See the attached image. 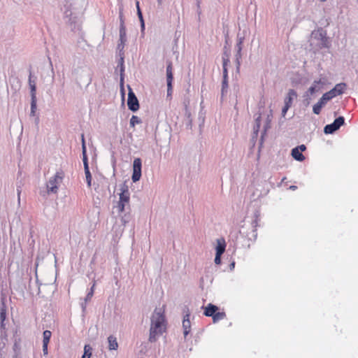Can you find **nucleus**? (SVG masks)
<instances>
[{"label":"nucleus","instance_id":"nucleus-1","mask_svg":"<svg viewBox=\"0 0 358 358\" xmlns=\"http://www.w3.org/2000/svg\"><path fill=\"white\" fill-rule=\"evenodd\" d=\"M166 328L165 316L161 310L157 309L151 317V325L150 329L149 341L155 342L158 337L162 335Z\"/></svg>","mask_w":358,"mask_h":358},{"label":"nucleus","instance_id":"nucleus-2","mask_svg":"<svg viewBox=\"0 0 358 358\" xmlns=\"http://www.w3.org/2000/svg\"><path fill=\"white\" fill-rule=\"evenodd\" d=\"M64 178V173L57 172L55 176L49 180L47 183V189L48 193H57L58 191L59 185L62 182Z\"/></svg>","mask_w":358,"mask_h":358},{"label":"nucleus","instance_id":"nucleus-3","mask_svg":"<svg viewBox=\"0 0 358 358\" xmlns=\"http://www.w3.org/2000/svg\"><path fill=\"white\" fill-rule=\"evenodd\" d=\"M121 193L120 194L119 201L117 203V208L120 213L124 211L127 206H129L130 193L127 186L122 187Z\"/></svg>","mask_w":358,"mask_h":358},{"label":"nucleus","instance_id":"nucleus-4","mask_svg":"<svg viewBox=\"0 0 358 358\" xmlns=\"http://www.w3.org/2000/svg\"><path fill=\"white\" fill-rule=\"evenodd\" d=\"M141 176V160L140 158H136L133 163V174L132 180L137 182L140 180Z\"/></svg>","mask_w":358,"mask_h":358},{"label":"nucleus","instance_id":"nucleus-5","mask_svg":"<svg viewBox=\"0 0 358 358\" xmlns=\"http://www.w3.org/2000/svg\"><path fill=\"white\" fill-rule=\"evenodd\" d=\"M127 106L129 110L135 112L139 109V103L134 93L130 90L128 94Z\"/></svg>","mask_w":358,"mask_h":358},{"label":"nucleus","instance_id":"nucleus-6","mask_svg":"<svg viewBox=\"0 0 358 358\" xmlns=\"http://www.w3.org/2000/svg\"><path fill=\"white\" fill-rule=\"evenodd\" d=\"M306 150L305 145H299L292 150L291 155L296 161L303 162L305 159V157L302 154V152Z\"/></svg>","mask_w":358,"mask_h":358},{"label":"nucleus","instance_id":"nucleus-7","mask_svg":"<svg viewBox=\"0 0 358 358\" xmlns=\"http://www.w3.org/2000/svg\"><path fill=\"white\" fill-rule=\"evenodd\" d=\"M183 334L185 338L188 335L191 330V322L189 321V315L187 314L182 321Z\"/></svg>","mask_w":358,"mask_h":358},{"label":"nucleus","instance_id":"nucleus-8","mask_svg":"<svg viewBox=\"0 0 358 358\" xmlns=\"http://www.w3.org/2000/svg\"><path fill=\"white\" fill-rule=\"evenodd\" d=\"M218 310V308L212 304V303H208L207 305V306H206L204 308V313L203 314L207 316V317H213V315H215V312Z\"/></svg>","mask_w":358,"mask_h":358},{"label":"nucleus","instance_id":"nucleus-9","mask_svg":"<svg viewBox=\"0 0 358 358\" xmlns=\"http://www.w3.org/2000/svg\"><path fill=\"white\" fill-rule=\"evenodd\" d=\"M226 243L224 239L220 238L217 240L216 254L222 255L225 251Z\"/></svg>","mask_w":358,"mask_h":358},{"label":"nucleus","instance_id":"nucleus-10","mask_svg":"<svg viewBox=\"0 0 358 358\" xmlns=\"http://www.w3.org/2000/svg\"><path fill=\"white\" fill-rule=\"evenodd\" d=\"M108 348H109V350H117V349L118 343H117V339H116V338L115 336H110L108 338Z\"/></svg>","mask_w":358,"mask_h":358},{"label":"nucleus","instance_id":"nucleus-11","mask_svg":"<svg viewBox=\"0 0 358 358\" xmlns=\"http://www.w3.org/2000/svg\"><path fill=\"white\" fill-rule=\"evenodd\" d=\"M296 96V93L294 90H289L287 96L285 99V104H288L289 106H292V99Z\"/></svg>","mask_w":358,"mask_h":358},{"label":"nucleus","instance_id":"nucleus-12","mask_svg":"<svg viewBox=\"0 0 358 358\" xmlns=\"http://www.w3.org/2000/svg\"><path fill=\"white\" fill-rule=\"evenodd\" d=\"M337 96L342 94L346 90V84L341 83L335 85L333 88Z\"/></svg>","mask_w":358,"mask_h":358},{"label":"nucleus","instance_id":"nucleus-13","mask_svg":"<svg viewBox=\"0 0 358 358\" xmlns=\"http://www.w3.org/2000/svg\"><path fill=\"white\" fill-rule=\"evenodd\" d=\"M173 65L172 62H169L166 67V81H173Z\"/></svg>","mask_w":358,"mask_h":358},{"label":"nucleus","instance_id":"nucleus-14","mask_svg":"<svg viewBox=\"0 0 358 358\" xmlns=\"http://www.w3.org/2000/svg\"><path fill=\"white\" fill-rule=\"evenodd\" d=\"M29 85L31 90V96H36V86L35 80L31 79V74L30 73L29 77Z\"/></svg>","mask_w":358,"mask_h":358},{"label":"nucleus","instance_id":"nucleus-15","mask_svg":"<svg viewBox=\"0 0 358 358\" xmlns=\"http://www.w3.org/2000/svg\"><path fill=\"white\" fill-rule=\"evenodd\" d=\"M226 317V314L224 312H220V311H216L215 315H213V322H217L220 320H224V318Z\"/></svg>","mask_w":358,"mask_h":358},{"label":"nucleus","instance_id":"nucleus-16","mask_svg":"<svg viewBox=\"0 0 358 358\" xmlns=\"http://www.w3.org/2000/svg\"><path fill=\"white\" fill-rule=\"evenodd\" d=\"M337 129H338L337 128V127L334 123H332V124L326 125L324 127V131L326 134H332Z\"/></svg>","mask_w":358,"mask_h":358},{"label":"nucleus","instance_id":"nucleus-17","mask_svg":"<svg viewBox=\"0 0 358 358\" xmlns=\"http://www.w3.org/2000/svg\"><path fill=\"white\" fill-rule=\"evenodd\" d=\"M92 348L90 345H85L84 347V353L82 358H90L92 356Z\"/></svg>","mask_w":358,"mask_h":358},{"label":"nucleus","instance_id":"nucleus-18","mask_svg":"<svg viewBox=\"0 0 358 358\" xmlns=\"http://www.w3.org/2000/svg\"><path fill=\"white\" fill-rule=\"evenodd\" d=\"M51 336H52V333L50 331H49V330L44 331L43 334V343L48 344L50 342Z\"/></svg>","mask_w":358,"mask_h":358},{"label":"nucleus","instance_id":"nucleus-19","mask_svg":"<svg viewBox=\"0 0 358 358\" xmlns=\"http://www.w3.org/2000/svg\"><path fill=\"white\" fill-rule=\"evenodd\" d=\"M141 123V120L138 116L132 115V117L130 119V127H134L136 124Z\"/></svg>","mask_w":358,"mask_h":358},{"label":"nucleus","instance_id":"nucleus-20","mask_svg":"<svg viewBox=\"0 0 358 358\" xmlns=\"http://www.w3.org/2000/svg\"><path fill=\"white\" fill-rule=\"evenodd\" d=\"M120 37L121 41H123L126 37V28L124 24L120 25Z\"/></svg>","mask_w":358,"mask_h":358},{"label":"nucleus","instance_id":"nucleus-21","mask_svg":"<svg viewBox=\"0 0 358 358\" xmlns=\"http://www.w3.org/2000/svg\"><path fill=\"white\" fill-rule=\"evenodd\" d=\"M344 117L341 116L336 118L333 123L337 127L338 129H339L344 124Z\"/></svg>","mask_w":358,"mask_h":358},{"label":"nucleus","instance_id":"nucleus-22","mask_svg":"<svg viewBox=\"0 0 358 358\" xmlns=\"http://www.w3.org/2000/svg\"><path fill=\"white\" fill-rule=\"evenodd\" d=\"M36 109V96H31V113L34 115L35 110Z\"/></svg>","mask_w":358,"mask_h":358},{"label":"nucleus","instance_id":"nucleus-23","mask_svg":"<svg viewBox=\"0 0 358 358\" xmlns=\"http://www.w3.org/2000/svg\"><path fill=\"white\" fill-rule=\"evenodd\" d=\"M228 88V78H224L222 83V94L223 95L224 92H227V90Z\"/></svg>","mask_w":358,"mask_h":358},{"label":"nucleus","instance_id":"nucleus-24","mask_svg":"<svg viewBox=\"0 0 358 358\" xmlns=\"http://www.w3.org/2000/svg\"><path fill=\"white\" fill-rule=\"evenodd\" d=\"M85 177H86V181L87 183V186L89 187H91L92 186V176L90 171H85Z\"/></svg>","mask_w":358,"mask_h":358},{"label":"nucleus","instance_id":"nucleus-25","mask_svg":"<svg viewBox=\"0 0 358 358\" xmlns=\"http://www.w3.org/2000/svg\"><path fill=\"white\" fill-rule=\"evenodd\" d=\"M172 82L173 81H167V96H171L173 92V86H172Z\"/></svg>","mask_w":358,"mask_h":358},{"label":"nucleus","instance_id":"nucleus-26","mask_svg":"<svg viewBox=\"0 0 358 358\" xmlns=\"http://www.w3.org/2000/svg\"><path fill=\"white\" fill-rule=\"evenodd\" d=\"M322 108V107L320 106L317 103H315L313 108V113L315 114L319 115L321 112Z\"/></svg>","mask_w":358,"mask_h":358},{"label":"nucleus","instance_id":"nucleus-27","mask_svg":"<svg viewBox=\"0 0 358 358\" xmlns=\"http://www.w3.org/2000/svg\"><path fill=\"white\" fill-rule=\"evenodd\" d=\"M6 319V310L4 309H1L0 310V320H1V326L3 325V322Z\"/></svg>","mask_w":358,"mask_h":358},{"label":"nucleus","instance_id":"nucleus-28","mask_svg":"<svg viewBox=\"0 0 358 358\" xmlns=\"http://www.w3.org/2000/svg\"><path fill=\"white\" fill-rule=\"evenodd\" d=\"M222 59H223L222 67L225 66V68H227V66L229 63V55H226L223 56Z\"/></svg>","mask_w":358,"mask_h":358},{"label":"nucleus","instance_id":"nucleus-29","mask_svg":"<svg viewBox=\"0 0 358 358\" xmlns=\"http://www.w3.org/2000/svg\"><path fill=\"white\" fill-rule=\"evenodd\" d=\"M137 15H138V17L141 22L142 27H144V20H143V15H142L141 8H138V10H137Z\"/></svg>","mask_w":358,"mask_h":358},{"label":"nucleus","instance_id":"nucleus-30","mask_svg":"<svg viewBox=\"0 0 358 358\" xmlns=\"http://www.w3.org/2000/svg\"><path fill=\"white\" fill-rule=\"evenodd\" d=\"M83 163H84V167H85V172L90 171L88 167V163H87V158L86 156V153L85 155H83Z\"/></svg>","mask_w":358,"mask_h":358},{"label":"nucleus","instance_id":"nucleus-31","mask_svg":"<svg viewBox=\"0 0 358 358\" xmlns=\"http://www.w3.org/2000/svg\"><path fill=\"white\" fill-rule=\"evenodd\" d=\"M81 138H82L83 155H85V154L86 153V146H85V141L84 134H82Z\"/></svg>","mask_w":358,"mask_h":358},{"label":"nucleus","instance_id":"nucleus-32","mask_svg":"<svg viewBox=\"0 0 358 358\" xmlns=\"http://www.w3.org/2000/svg\"><path fill=\"white\" fill-rule=\"evenodd\" d=\"M327 94L329 96L330 99H332L333 98L337 96V94H336V92H334V90L333 89H331V90H329V92H327Z\"/></svg>","mask_w":358,"mask_h":358},{"label":"nucleus","instance_id":"nucleus-33","mask_svg":"<svg viewBox=\"0 0 358 358\" xmlns=\"http://www.w3.org/2000/svg\"><path fill=\"white\" fill-rule=\"evenodd\" d=\"M242 41L240 40L239 42L237 44V48H238V55L239 57H241V52L242 50Z\"/></svg>","mask_w":358,"mask_h":358},{"label":"nucleus","instance_id":"nucleus-34","mask_svg":"<svg viewBox=\"0 0 358 358\" xmlns=\"http://www.w3.org/2000/svg\"><path fill=\"white\" fill-rule=\"evenodd\" d=\"M221 255H218V254L215 255V263L216 264H221Z\"/></svg>","mask_w":358,"mask_h":358},{"label":"nucleus","instance_id":"nucleus-35","mask_svg":"<svg viewBox=\"0 0 358 358\" xmlns=\"http://www.w3.org/2000/svg\"><path fill=\"white\" fill-rule=\"evenodd\" d=\"M119 17H120V24H124V15H123L122 10H120Z\"/></svg>","mask_w":358,"mask_h":358},{"label":"nucleus","instance_id":"nucleus-36","mask_svg":"<svg viewBox=\"0 0 358 358\" xmlns=\"http://www.w3.org/2000/svg\"><path fill=\"white\" fill-rule=\"evenodd\" d=\"M94 287H95V283L93 284L92 287H91L90 292L87 294V299H90L93 296Z\"/></svg>","mask_w":358,"mask_h":358},{"label":"nucleus","instance_id":"nucleus-37","mask_svg":"<svg viewBox=\"0 0 358 358\" xmlns=\"http://www.w3.org/2000/svg\"><path fill=\"white\" fill-rule=\"evenodd\" d=\"M291 106H289L288 104H285L282 110V113L283 115H285L287 111L288 110V109L290 108Z\"/></svg>","mask_w":358,"mask_h":358},{"label":"nucleus","instance_id":"nucleus-38","mask_svg":"<svg viewBox=\"0 0 358 358\" xmlns=\"http://www.w3.org/2000/svg\"><path fill=\"white\" fill-rule=\"evenodd\" d=\"M48 344L43 343V352L44 355H48Z\"/></svg>","mask_w":358,"mask_h":358},{"label":"nucleus","instance_id":"nucleus-39","mask_svg":"<svg viewBox=\"0 0 358 358\" xmlns=\"http://www.w3.org/2000/svg\"><path fill=\"white\" fill-rule=\"evenodd\" d=\"M324 101L327 102L329 100H331L329 96L327 94V93H324L322 96L321 97Z\"/></svg>","mask_w":358,"mask_h":358},{"label":"nucleus","instance_id":"nucleus-40","mask_svg":"<svg viewBox=\"0 0 358 358\" xmlns=\"http://www.w3.org/2000/svg\"><path fill=\"white\" fill-rule=\"evenodd\" d=\"M317 88H316V86H315V85L311 86V87L309 88V90H308V92H309L311 94H314V93H315V92H317Z\"/></svg>","mask_w":358,"mask_h":358},{"label":"nucleus","instance_id":"nucleus-41","mask_svg":"<svg viewBox=\"0 0 358 358\" xmlns=\"http://www.w3.org/2000/svg\"><path fill=\"white\" fill-rule=\"evenodd\" d=\"M223 78H228V71L227 68L223 67Z\"/></svg>","mask_w":358,"mask_h":358},{"label":"nucleus","instance_id":"nucleus-42","mask_svg":"<svg viewBox=\"0 0 358 358\" xmlns=\"http://www.w3.org/2000/svg\"><path fill=\"white\" fill-rule=\"evenodd\" d=\"M255 124H261V114H259V115L255 119Z\"/></svg>","mask_w":358,"mask_h":358},{"label":"nucleus","instance_id":"nucleus-43","mask_svg":"<svg viewBox=\"0 0 358 358\" xmlns=\"http://www.w3.org/2000/svg\"><path fill=\"white\" fill-rule=\"evenodd\" d=\"M317 103L320 106H321L322 107H323L327 103V102L324 101L322 98H320V99L318 101Z\"/></svg>","mask_w":358,"mask_h":358},{"label":"nucleus","instance_id":"nucleus-44","mask_svg":"<svg viewBox=\"0 0 358 358\" xmlns=\"http://www.w3.org/2000/svg\"><path fill=\"white\" fill-rule=\"evenodd\" d=\"M260 126H261V124H255V127H254V131H255L256 134H257V133H258V131H259V129H260Z\"/></svg>","mask_w":358,"mask_h":358},{"label":"nucleus","instance_id":"nucleus-45","mask_svg":"<svg viewBox=\"0 0 358 358\" xmlns=\"http://www.w3.org/2000/svg\"><path fill=\"white\" fill-rule=\"evenodd\" d=\"M136 10H138V8H140V6H139V1L138 0L136 1Z\"/></svg>","mask_w":358,"mask_h":358},{"label":"nucleus","instance_id":"nucleus-46","mask_svg":"<svg viewBox=\"0 0 358 358\" xmlns=\"http://www.w3.org/2000/svg\"><path fill=\"white\" fill-rule=\"evenodd\" d=\"M20 193H21V191L18 189H17V195H18V201H20Z\"/></svg>","mask_w":358,"mask_h":358},{"label":"nucleus","instance_id":"nucleus-47","mask_svg":"<svg viewBox=\"0 0 358 358\" xmlns=\"http://www.w3.org/2000/svg\"><path fill=\"white\" fill-rule=\"evenodd\" d=\"M268 122H270V121H271V120H270V115H268Z\"/></svg>","mask_w":358,"mask_h":358},{"label":"nucleus","instance_id":"nucleus-48","mask_svg":"<svg viewBox=\"0 0 358 358\" xmlns=\"http://www.w3.org/2000/svg\"><path fill=\"white\" fill-rule=\"evenodd\" d=\"M319 1H321V2H324V1H326L327 0H319Z\"/></svg>","mask_w":358,"mask_h":358},{"label":"nucleus","instance_id":"nucleus-49","mask_svg":"<svg viewBox=\"0 0 358 358\" xmlns=\"http://www.w3.org/2000/svg\"><path fill=\"white\" fill-rule=\"evenodd\" d=\"M320 83V80L319 81H315V83Z\"/></svg>","mask_w":358,"mask_h":358},{"label":"nucleus","instance_id":"nucleus-50","mask_svg":"<svg viewBox=\"0 0 358 358\" xmlns=\"http://www.w3.org/2000/svg\"><path fill=\"white\" fill-rule=\"evenodd\" d=\"M158 2H159V3H161L162 0H158Z\"/></svg>","mask_w":358,"mask_h":358},{"label":"nucleus","instance_id":"nucleus-51","mask_svg":"<svg viewBox=\"0 0 358 358\" xmlns=\"http://www.w3.org/2000/svg\"><path fill=\"white\" fill-rule=\"evenodd\" d=\"M357 2H358V0H357Z\"/></svg>","mask_w":358,"mask_h":358}]
</instances>
